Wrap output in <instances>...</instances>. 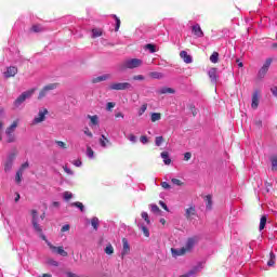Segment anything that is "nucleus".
<instances>
[{"mask_svg":"<svg viewBox=\"0 0 277 277\" xmlns=\"http://www.w3.org/2000/svg\"><path fill=\"white\" fill-rule=\"evenodd\" d=\"M36 92V89H30L28 91L23 92L15 101H14V106L15 107H21L24 102L27 98H31L34 96V93Z\"/></svg>","mask_w":277,"mask_h":277,"instance_id":"nucleus-1","label":"nucleus"},{"mask_svg":"<svg viewBox=\"0 0 277 277\" xmlns=\"http://www.w3.org/2000/svg\"><path fill=\"white\" fill-rule=\"evenodd\" d=\"M31 224L35 233H38L39 235H42V226H40V216H38L37 210H31Z\"/></svg>","mask_w":277,"mask_h":277,"instance_id":"nucleus-2","label":"nucleus"},{"mask_svg":"<svg viewBox=\"0 0 277 277\" xmlns=\"http://www.w3.org/2000/svg\"><path fill=\"white\" fill-rule=\"evenodd\" d=\"M274 62V60L272 58H266L263 66L260 68V70L258 71V79H265V76L267 75V72L269 71V66H272V63Z\"/></svg>","mask_w":277,"mask_h":277,"instance_id":"nucleus-3","label":"nucleus"},{"mask_svg":"<svg viewBox=\"0 0 277 277\" xmlns=\"http://www.w3.org/2000/svg\"><path fill=\"white\" fill-rule=\"evenodd\" d=\"M133 85L129 82H114L110 83L109 90L122 91V90H131Z\"/></svg>","mask_w":277,"mask_h":277,"instance_id":"nucleus-4","label":"nucleus"},{"mask_svg":"<svg viewBox=\"0 0 277 277\" xmlns=\"http://www.w3.org/2000/svg\"><path fill=\"white\" fill-rule=\"evenodd\" d=\"M122 68H140V66H142V60L138 58H131V60H127L122 63Z\"/></svg>","mask_w":277,"mask_h":277,"instance_id":"nucleus-5","label":"nucleus"},{"mask_svg":"<svg viewBox=\"0 0 277 277\" xmlns=\"http://www.w3.org/2000/svg\"><path fill=\"white\" fill-rule=\"evenodd\" d=\"M57 89V83H50L43 87V89L39 92L38 100L42 101L44 96L49 94V92L56 90Z\"/></svg>","mask_w":277,"mask_h":277,"instance_id":"nucleus-6","label":"nucleus"},{"mask_svg":"<svg viewBox=\"0 0 277 277\" xmlns=\"http://www.w3.org/2000/svg\"><path fill=\"white\" fill-rule=\"evenodd\" d=\"M15 159H16V154L11 153L8 155L6 160L4 162V172H10L12 170V166H14Z\"/></svg>","mask_w":277,"mask_h":277,"instance_id":"nucleus-7","label":"nucleus"},{"mask_svg":"<svg viewBox=\"0 0 277 277\" xmlns=\"http://www.w3.org/2000/svg\"><path fill=\"white\" fill-rule=\"evenodd\" d=\"M49 114V110L44 108L43 110H39L38 116L34 119V124H40V122H44L47 120V115Z\"/></svg>","mask_w":277,"mask_h":277,"instance_id":"nucleus-8","label":"nucleus"},{"mask_svg":"<svg viewBox=\"0 0 277 277\" xmlns=\"http://www.w3.org/2000/svg\"><path fill=\"white\" fill-rule=\"evenodd\" d=\"M122 251H121V259H124L127 255L131 253V246L129 245V240L127 238H122Z\"/></svg>","mask_w":277,"mask_h":277,"instance_id":"nucleus-9","label":"nucleus"},{"mask_svg":"<svg viewBox=\"0 0 277 277\" xmlns=\"http://www.w3.org/2000/svg\"><path fill=\"white\" fill-rule=\"evenodd\" d=\"M200 241V238L198 236H194L187 239L186 245H185V250H192Z\"/></svg>","mask_w":277,"mask_h":277,"instance_id":"nucleus-10","label":"nucleus"},{"mask_svg":"<svg viewBox=\"0 0 277 277\" xmlns=\"http://www.w3.org/2000/svg\"><path fill=\"white\" fill-rule=\"evenodd\" d=\"M48 246L50 247L52 252H54L55 254H60L61 256H68V252L64 250V247H55L51 243H48Z\"/></svg>","mask_w":277,"mask_h":277,"instance_id":"nucleus-11","label":"nucleus"},{"mask_svg":"<svg viewBox=\"0 0 277 277\" xmlns=\"http://www.w3.org/2000/svg\"><path fill=\"white\" fill-rule=\"evenodd\" d=\"M18 74V68L16 66H10L6 68V71H4V78L10 79V77H16Z\"/></svg>","mask_w":277,"mask_h":277,"instance_id":"nucleus-12","label":"nucleus"},{"mask_svg":"<svg viewBox=\"0 0 277 277\" xmlns=\"http://www.w3.org/2000/svg\"><path fill=\"white\" fill-rule=\"evenodd\" d=\"M192 31L196 38H205V32L202 31V28H200V24L194 25Z\"/></svg>","mask_w":277,"mask_h":277,"instance_id":"nucleus-13","label":"nucleus"},{"mask_svg":"<svg viewBox=\"0 0 277 277\" xmlns=\"http://www.w3.org/2000/svg\"><path fill=\"white\" fill-rule=\"evenodd\" d=\"M208 77H210L211 83H217V68H211L208 71Z\"/></svg>","mask_w":277,"mask_h":277,"instance_id":"nucleus-14","label":"nucleus"},{"mask_svg":"<svg viewBox=\"0 0 277 277\" xmlns=\"http://www.w3.org/2000/svg\"><path fill=\"white\" fill-rule=\"evenodd\" d=\"M107 79H111V76L109 74L97 76L93 78L91 81L92 83H101V81H107Z\"/></svg>","mask_w":277,"mask_h":277,"instance_id":"nucleus-15","label":"nucleus"},{"mask_svg":"<svg viewBox=\"0 0 277 277\" xmlns=\"http://www.w3.org/2000/svg\"><path fill=\"white\" fill-rule=\"evenodd\" d=\"M251 107H252V109L259 108V91H255L252 95Z\"/></svg>","mask_w":277,"mask_h":277,"instance_id":"nucleus-16","label":"nucleus"},{"mask_svg":"<svg viewBox=\"0 0 277 277\" xmlns=\"http://www.w3.org/2000/svg\"><path fill=\"white\" fill-rule=\"evenodd\" d=\"M205 200L207 211H211V209H213V197L211 195H207Z\"/></svg>","mask_w":277,"mask_h":277,"instance_id":"nucleus-17","label":"nucleus"},{"mask_svg":"<svg viewBox=\"0 0 277 277\" xmlns=\"http://www.w3.org/2000/svg\"><path fill=\"white\" fill-rule=\"evenodd\" d=\"M180 57H182V60L185 62V64H192V62H193L192 55L187 54L186 51H182L180 53Z\"/></svg>","mask_w":277,"mask_h":277,"instance_id":"nucleus-18","label":"nucleus"},{"mask_svg":"<svg viewBox=\"0 0 277 277\" xmlns=\"http://www.w3.org/2000/svg\"><path fill=\"white\" fill-rule=\"evenodd\" d=\"M160 157L163 159L164 166H170V163H172V159H170V154L168 151H162Z\"/></svg>","mask_w":277,"mask_h":277,"instance_id":"nucleus-19","label":"nucleus"},{"mask_svg":"<svg viewBox=\"0 0 277 277\" xmlns=\"http://www.w3.org/2000/svg\"><path fill=\"white\" fill-rule=\"evenodd\" d=\"M16 127H18V121H13V123L9 128H6L5 134H14V132L16 131Z\"/></svg>","mask_w":277,"mask_h":277,"instance_id":"nucleus-20","label":"nucleus"},{"mask_svg":"<svg viewBox=\"0 0 277 277\" xmlns=\"http://www.w3.org/2000/svg\"><path fill=\"white\" fill-rule=\"evenodd\" d=\"M268 267H274L276 265V253L271 251L269 253V261L267 262Z\"/></svg>","mask_w":277,"mask_h":277,"instance_id":"nucleus-21","label":"nucleus"},{"mask_svg":"<svg viewBox=\"0 0 277 277\" xmlns=\"http://www.w3.org/2000/svg\"><path fill=\"white\" fill-rule=\"evenodd\" d=\"M192 215H196L195 207H190V208L186 209V212H185L186 220H189L192 217Z\"/></svg>","mask_w":277,"mask_h":277,"instance_id":"nucleus-22","label":"nucleus"},{"mask_svg":"<svg viewBox=\"0 0 277 277\" xmlns=\"http://www.w3.org/2000/svg\"><path fill=\"white\" fill-rule=\"evenodd\" d=\"M70 207H77V209H80L81 213L85 212V206L80 201L71 202Z\"/></svg>","mask_w":277,"mask_h":277,"instance_id":"nucleus-23","label":"nucleus"},{"mask_svg":"<svg viewBox=\"0 0 277 277\" xmlns=\"http://www.w3.org/2000/svg\"><path fill=\"white\" fill-rule=\"evenodd\" d=\"M137 226L141 230H143V235H145L146 237H150V232L148 230V227L144 225V223L137 224Z\"/></svg>","mask_w":277,"mask_h":277,"instance_id":"nucleus-24","label":"nucleus"},{"mask_svg":"<svg viewBox=\"0 0 277 277\" xmlns=\"http://www.w3.org/2000/svg\"><path fill=\"white\" fill-rule=\"evenodd\" d=\"M210 62H212V64H217V62H220V53L213 52L210 56Z\"/></svg>","mask_w":277,"mask_h":277,"instance_id":"nucleus-25","label":"nucleus"},{"mask_svg":"<svg viewBox=\"0 0 277 277\" xmlns=\"http://www.w3.org/2000/svg\"><path fill=\"white\" fill-rule=\"evenodd\" d=\"M267 224V216L266 215H263L260 220V230H264L265 229V226Z\"/></svg>","mask_w":277,"mask_h":277,"instance_id":"nucleus-26","label":"nucleus"},{"mask_svg":"<svg viewBox=\"0 0 277 277\" xmlns=\"http://www.w3.org/2000/svg\"><path fill=\"white\" fill-rule=\"evenodd\" d=\"M176 91L172 88H162L160 89V94H174Z\"/></svg>","mask_w":277,"mask_h":277,"instance_id":"nucleus-27","label":"nucleus"},{"mask_svg":"<svg viewBox=\"0 0 277 277\" xmlns=\"http://www.w3.org/2000/svg\"><path fill=\"white\" fill-rule=\"evenodd\" d=\"M22 182H23V172L17 170V172L15 174V183L17 185H21Z\"/></svg>","mask_w":277,"mask_h":277,"instance_id":"nucleus-28","label":"nucleus"},{"mask_svg":"<svg viewBox=\"0 0 277 277\" xmlns=\"http://www.w3.org/2000/svg\"><path fill=\"white\" fill-rule=\"evenodd\" d=\"M172 254H174L175 256H181L183 254H185L186 250L185 248L182 249H171Z\"/></svg>","mask_w":277,"mask_h":277,"instance_id":"nucleus-29","label":"nucleus"},{"mask_svg":"<svg viewBox=\"0 0 277 277\" xmlns=\"http://www.w3.org/2000/svg\"><path fill=\"white\" fill-rule=\"evenodd\" d=\"M30 31H34V34H40V32L44 31V28L40 25H34L30 28Z\"/></svg>","mask_w":277,"mask_h":277,"instance_id":"nucleus-30","label":"nucleus"},{"mask_svg":"<svg viewBox=\"0 0 277 277\" xmlns=\"http://www.w3.org/2000/svg\"><path fill=\"white\" fill-rule=\"evenodd\" d=\"M98 224H100L98 217L94 216L91 219V225L94 228V230H98Z\"/></svg>","mask_w":277,"mask_h":277,"instance_id":"nucleus-31","label":"nucleus"},{"mask_svg":"<svg viewBox=\"0 0 277 277\" xmlns=\"http://www.w3.org/2000/svg\"><path fill=\"white\" fill-rule=\"evenodd\" d=\"M103 36V31L98 28L92 29V38H101Z\"/></svg>","mask_w":277,"mask_h":277,"instance_id":"nucleus-32","label":"nucleus"},{"mask_svg":"<svg viewBox=\"0 0 277 277\" xmlns=\"http://www.w3.org/2000/svg\"><path fill=\"white\" fill-rule=\"evenodd\" d=\"M149 77H151V79H163V74L159 71H151Z\"/></svg>","mask_w":277,"mask_h":277,"instance_id":"nucleus-33","label":"nucleus"},{"mask_svg":"<svg viewBox=\"0 0 277 277\" xmlns=\"http://www.w3.org/2000/svg\"><path fill=\"white\" fill-rule=\"evenodd\" d=\"M151 122H157L161 120V113H153L150 117Z\"/></svg>","mask_w":277,"mask_h":277,"instance_id":"nucleus-34","label":"nucleus"},{"mask_svg":"<svg viewBox=\"0 0 277 277\" xmlns=\"http://www.w3.org/2000/svg\"><path fill=\"white\" fill-rule=\"evenodd\" d=\"M145 49H147V51H149V53H157V47L153 43H147L145 45Z\"/></svg>","mask_w":277,"mask_h":277,"instance_id":"nucleus-35","label":"nucleus"},{"mask_svg":"<svg viewBox=\"0 0 277 277\" xmlns=\"http://www.w3.org/2000/svg\"><path fill=\"white\" fill-rule=\"evenodd\" d=\"M105 254L111 255L114 254V246L111 243H108L106 248L104 249Z\"/></svg>","mask_w":277,"mask_h":277,"instance_id":"nucleus-36","label":"nucleus"},{"mask_svg":"<svg viewBox=\"0 0 277 277\" xmlns=\"http://www.w3.org/2000/svg\"><path fill=\"white\" fill-rule=\"evenodd\" d=\"M88 118L91 120V124H93L94 127H96V124H98V116H96V115H94V116L88 115Z\"/></svg>","mask_w":277,"mask_h":277,"instance_id":"nucleus-37","label":"nucleus"},{"mask_svg":"<svg viewBox=\"0 0 277 277\" xmlns=\"http://www.w3.org/2000/svg\"><path fill=\"white\" fill-rule=\"evenodd\" d=\"M6 142H8V144H14V142H16V135L6 134Z\"/></svg>","mask_w":277,"mask_h":277,"instance_id":"nucleus-38","label":"nucleus"},{"mask_svg":"<svg viewBox=\"0 0 277 277\" xmlns=\"http://www.w3.org/2000/svg\"><path fill=\"white\" fill-rule=\"evenodd\" d=\"M271 163H272L273 172L276 171V168H277V157L276 156L271 157Z\"/></svg>","mask_w":277,"mask_h":277,"instance_id":"nucleus-39","label":"nucleus"},{"mask_svg":"<svg viewBox=\"0 0 277 277\" xmlns=\"http://www.w3.org/2000/svg\"><path fill=\"white\" fill-rule=\"evenodd\" d=\"M146 109H148V104H143L138 109V116H144V114L146 113Z\"/></svg>","mask_w":277,"mask_h":277,"instance_id":"nucleus-40","label":"nucleus"},{"mask_svg":"<svg viewBox=\"0 0 277 277\" xmlns=\"http://www.w3.org/2000/svg\"><path fill=\"white\" fill-rule=\"evenodd\" d=\"M113 18H115L116 22L115 31H118L120 29V18L117 15H113Z\"/></svg>","mask_w":277,"mask_h":277,"instance_id":"nucleus-41","label":"nucleus"},{"mask_svg":"<svg viewBox=\"0 0 277 277\" xmlns=\"http://www.w3.org/2000/svg\"><path fill=\"white\" fill-rule=\"evenodd\" d=\"M87 157H89V159L94 157V150L90 146L87 147Z\"/></svg>","mask_w":277,"mask_h":277,"instance_id":"nucleus-42","label":"nucleus"},{"mask_svg":"<svg viewBox=\"0 0 277 277\" xmlns=\"http://www.w3.org/2000/svg\"><path fill=\"white\" fill-rule=\"evenodd\" d=\"M127 140H129V142H132V144H136L137 143V136H135L134 134L128 135Z\"/></svg>","mask_w":277,"mask_h":277,"instance_id":"nucleus-43","label":"nucleus"},{"mask_svg":"<svg viewBox=\"0 0 277 277\" xmlns=\"http://www.w3.org/2000/svg\"><path fill=\"white\" fill-rule=\"evenodd\" d=\"M141 217L144 219L146 224H150V219L148 217V212H142Z\"/></svg>","mask_w":277,"mask_h":277,"instance_id":"nucleus-44","label":"nucleus"},{"mask_svg":"<svg viewBox=\"0 0 277 277\" xmlns=\"http://www.w3.org/2000/svg\"><path fill=\"white\" fill-rule=\"evenodd\" d=\"M48 264L52 265V267H60V262H57V261H55L53 259L49 260Z\"/></svg>","mask_w":277,"mask_h":277,"instance_id":"nucleus-45","label":"nucleus"},{"mask_svg":"<svg viewBox=\"0 0 277 277\" xmlns=\"http://www.w3.org/2000/svg\"><path fill=\"white\" fill-rule=\"evenodd\" d=\"M156 146H161L163 144V136H157L155 140Z\"/></svg>","mask_w":277,"mask_h":277,"instance_id":"nucleus-46","label":"nucleus"},{"mask_svg":"<svg viewBox=\"0 0 277 277\" xmlns=\"http://www.w3.org/2000/svg\"><path fill=\"white\" fill-rule=\"evenodd\" d=\"M151 213H159L161 210L159 209L158 205H151L150 206Z\"/></svg>","mask_w":277,"mask_h":277,"instance_id":"nucleus-47","label":"nucleus"},{"mask_svg":"<svg viewBox=\"0 0 277 277\" xmlns=\"http://www.w3.org/2000/svg\"><path fill=\"white\" fill-rule=\"evenodd\" d=\"M27 168H29V162H24L21 167H19V172H25V170H27Z\"/></svg>","mask_w":277,"mask_h":277,"instance_id":"nucleus-48","label":"nucleus"},{"mask_svg":"<svg viewBox=\"0 0 277 277\" xmlns=\"http://www.w3.org/2000/svg\"><path fill=\"white\" fill-rule=\"evenodd\" d=\"M171 182L173 183V185H177V187H181V185H183V182H181V180L179 179H172Z\"/></svg>","mask_w":277,"mask_h":277,"instance_id":"nucleus-49","label":"nucleus"},{"mask_svg":"<svg viewBox=\"0 0 277 277\" xmlns=\"http://www.w3.org/2000/svg\"><path fill=\"white\" fill-rule=\"evenodd\" d=\"M115 107H116V103L108 102V103L106 104V109H107L108 111H110V109H114Z\"/></svg>","mask_w":277,"mask_h":277,"instance_id":"nucleus-50","label":"nucleus"},{"mask_svg":"<svg viewBox=\"0 0 277 277\" xmlns=\"http://www.w3.org/2000/svg\"><path fill=\"white\" fill-rule=\"evenodd\" d=\"M70 198H72V193H70V192H65V193H64V199H65V200H70Z\"/></svg>","mask_w":277,"mask_h":277,"instance_id":"nucleus-51","label":"nucleus"},{"mask_svg":"<svg viewBox=\"0 0 277 277\" xmlns=\"http://www.w3.org/2000/svg\"><path fill=\"white\" fill-rule=\"evenodd\" d=\"M140 142H141L142 144H148V136L142 135V136L140 137Z\"/></svg>","mask_w":277,"mask_h":277,"instance_id":"nucleus-52","label":"nucleus"},{"mask_svg":"<svg viewBox=\"0 0 277 277\" xmlns=\"http://www.w3.org/2000/svg\"><path fill=\"white\" fill-rule=\"evenodd\" d=\"M145 77L142 75L133 76V81H144Z\"/></svg>","mask_w":277,"mask_h":277,"instance_id":"nucleus-53","label":"nucleus"},{"mask_svg":"<svg viewBox=\"0 0 277 277\" xmlns=\"http://www.w3.org/2000/svg\"><path fill=\"white\" fill-rule=\"evenodd\" d=\"M161 187L163 189H171L172 186H170V184L168 182H161Z\"/></svg>","mask_w":277,"mask_h":277,"instance_id":"nucleus-54","label":"nucleus"},{"mask_svg":"<svg viewBox=\"0 0 277 277\" xmlns=\"http://www.w3.org/2000/svg\"><path fill=\"white\" fill-rule=\"evenodd\" d=\"M189 159H192V153L186 151V153L184 154V161H189Z\"/></svg>","mask_w":277,"mask_h":277,"instance_id":"nucleus-55","label":"nucleus"},{"mask_svg":"<svg viewBox=\"0 0 277 277\" xmlns=\"http://www.w3.org/2000/svg\"><path fill=\"white\" fill-rule=\"evenodd\" d=\"M100 145L102 146V148H107V141L100 138Z\"/></svg>","mask_w":277,"mask_h":277,"instance_id":"nucleus-56","label":"nucleus"},{"mask_svg":"<svg viewBox=\"0 0 277 277\" xmlns=\"http://www.w3.org/2000/svg\"><path fill=\"white\" fill-rule=\"evenodd\" d=\"M61 230H62V233H66V232L70 230V225L69 224L64 225Z\"/></svg>","mask_w":277,"mask_h":277,"instance_id":"nucleus-57","label":"nucleus"},{"mask_svg":"<svg viewBox=\"0 0 277 277\" xmlns=\"http://www.w3.org/2000/svg\"><path fill=\"white\" fill-rule=\"evenodd\" d=\"M84 134L88 135V137H93V134H92V132L90 131L89 128H85Z\"/></svg>","mask_w":277,"mask_h":277,"instance_id":"nucleus-58","label":"nucleus"},{"mask_svg":"<svg viewBox=\"0 0 277 277\" xmlns=\"http://www.w3.org/2000/svg\"><path fill=\"white\" fill-rule=\"evenodd\" d=\"M57 146H60V148H66V143L62 142V141H56Z\"/></svg>","mask_w":277,"mask_h":277,"instance_id":"nucleus-59","label":"nucleus"},{"mask_svg":"<svg viewBox=\"0 0 277 277\" xmlns=\"http://www.w3.org/2000/svg\"><path fill=\"white\" fill-rule=\"evenodd\" d=\"M74 166H76V168H81V166H82L81 160H75Z\"/></svg>","mask_w":277,"mask_h":277,"instance_id":"nucleus-60","label":"nucleus"},{"mask_svg":"<svg viewBox=\"0 0 277 277\" xmlns=\"http://www.w3.org/2000/svg\"><path fill=\"white\" fill-rule=\"evenodd\" d=\"M159 205L162 207V209H164V211H168V205H166V202L159 201Z\"/></svg>","mask_w":277,"mask_h":277,"instance_id":"nucleus-61","label":"nucleus"},{"mask_svg":"<svg viewBox=\"0 0 277 277\" xmlns=\"http://www.w3.org/2000/svg\"><path fill=\"white\" fill-rule=\"evenodd\" d=\"M64 171L66 172V174H72V170H70V168L68 167H64Z\"/></svg>","mask_w":277,"mask_h":277,"instance_id":"nucleus-62","label":"nucleus"},{"mask_svg":"<svg viewBox=\"0 0 277 277\" xmlns=\"http://www.w3.org/2000/svg\"><path fill=\"white\" fill-rule=\"evenodd\" d=\"M236 64H238L239 68H243V63L239 58L236 60Z\"/></svg>","mask_w":277,"mask_h":277,"instance_id":"nucleus-63","label":"nucleus"},{"mask_svg":"<svg viewBox=\"0 0 277 277\" xmlns=\"http://www.w3.org/2000/svg\"><path fill=\"white\" fill-rule=\"evenodd\" d=\"M115 118H124V114H122V113H117V114L115 115Z\"/></svg>","mask_w":277,"mask_h":277,"instance_id":"nucleus-64","label":"nucleus"}]
</instances>
